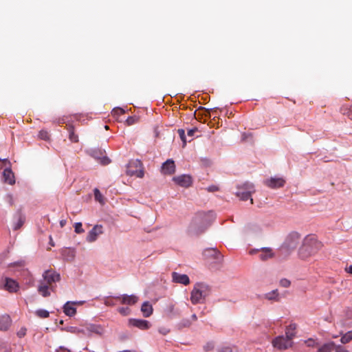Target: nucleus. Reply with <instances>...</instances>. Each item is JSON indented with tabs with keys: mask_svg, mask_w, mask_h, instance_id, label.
Instances as JSON below:
<instances>
[{
	"mask_svg": "<svg viewBox=\"0 0 352 352\" xmlns=\"http://www.w3.org/2000/svg\"><path fill=\"white\" fill-rule=\"evenodd\" d=\"M172 280L173 283L182 284L184 285H188L190 284V278L186 274H181L176 272H173L171 274Z\"/></svg>",
	"mask_w": 352,
	"mask_h": 352,
	"instance_id": "obj_20",
	"label": "nucleus"
},
{
	"mask_svg": "<svg viewBox=\"0 0 352 352\" xmlns=\"http://www.w3.org/2000/svg\"><path fill=\"white\" fill-rule=\"evenodd\" d=\"M346 272L351 274H352V265H351L346 270Z\"/></svg>",
	"mask_w": 352,
	"mask_h": 352,
	"instance_id": "obj_60",
	"label": "nucleus"
},
{
	"mask_svg": "<svg viewBox=\"0 0 352 352\" xmlns=\"http://www.w3.org/2000/svg\"><path fill=\"white\" fill-rule=\"evenodd\" d=\"M254 192V186L250 182H245L242 186H238V190L235 192L242 201L250 199L251 204H253V199L251 198L252 193Z\"/></svg>",
	"mask_w": 352,
	"mask_h": 352,
	"instance_id": "obj_6",
	"label": "nucleus"
},
{
	"mask_svg": "<svg viewBox=\"0 0 352 352\" xmlns=\"http://www.w3.org/2000/svg\"><path fill=\"white\" fill-rule=\"evenodd\" d=\"M43 280L45 284L50 286V289L54 292V283H56L60 280V274L53 269L46 270L42 274Z\"/></svg>",
	"mask_w": 352,
	"mask_h": 352,
	"instance_id": "obj_7",
	"label": "nucleus"
},
{
	"mask_svg": "<svg viewBox=\"0 0 352 352\" xmlns=\"http://www.w3.org/2000/svg\"><path fill=\"white\" fill-rule=\"evenodd\" d=\"M125 113V111L121 107H116L113 109V113L114 115H122Z\"/></svg>",
	"mask_w": 352,
	"mask_h": 352,
	"instance_id": "obj_51",
	"label": "nucleus"
},
{
	"mask_svg": "<svg viewBox=\"0 0 352 352\" xmlns=\"http://www.w3.org/2000/svg\"><path fill=\"white\" fill-rule=\"evenodd\" d=\"M11 318L9 315L5 314L0 316V331H7L11 325Z\"/></svg>",
	"mask_w": 352,
	"mask_h": 352,
	"instance_id": "obj_25",
	"label": "nucleus"
},
{
	"mask_svg": "<svg viewBox=\"0 0 352 352\" xmlns=\"http://www.w3.org/2000/svg\"><path fill=\"white\" fill-rule=\"evenodd\" d=\"M214 348V344L212 342H208L204 346V350L206 352L213 350Z\"/></svg>",
	"mask_w": 352,
	"mask_h": 352,
	"instance_id": "obj_45",
	"label": "nucleus"
},
{
	"mask_svg": "<svg viewBox=\"0 0 352 352\" xmlns=\"http://www.w3.org/2000/svg\"><path fill=\"white\" fill-rule=\"evenodd\" d=\"M175 162L172 159H168L162 165V173L164 175H173L175 173Z\"/></svg>",
	"mask_w": 352,
	"mask_h": 352,
	"instance_id": "obj_18",
	"label": "nucleus"
},
{
	"mask_svg": "<svg viewBox=\"0 0 352 352\" xmlns=\"http://www.w3.org/2000/svg\"><path fill=\"white\" fill-rule=\"evenodd\" d=\"M141 311L145 318L151 316L153 312L151 304L148 301L144 302L141 307Z\"/></svg>",
	"mask_w": 352,
	"mask_h": 352,
	"instance_id": "obj_27",
	"label": "nucleus"
},
{
	"mask_svg": "<svg viewBox=\"0 0 352 352\" xmlns=\"http://www.w3.org/2000/svg\"><path fill=\"white\" fill-rule=\"evenodd\" d=\"M59 324H63V320H60L59 321Z\"/></svg>",
	"mask_w": 352,
	"mask_h": 352,
	"instance_id": "obj_64",
	"label": "nucleus"
},
{
	"mask_svg": "<svg viewBox=\"0 0 352 352\" xmlns=\"http://www.w3.org/2000/svg\"><path fill=\"white\" fill-rule=\"evenodd\" d=\"M158 332L160 334L165 336L170 332V329L166 327H162L158 329Z\"/></svg>",
	"mask_w": 352,
	"mask_h": 352,
	"instance_id": "obj_52",
	"label": "nucleus"
},
{
	"mask_svg": "<svg viewBox=\"0 0 352 352\" xmlns=\"http://www.w3.org/2000/svg\"><path fill=\"white\" fill-rule=\"evenodd\" d=\"M191 324L192 322L190 319L183 318L177 324L176 327L178 330H182L184 328L190 327Z\"/></svg>",
	"mask_w": 352,
	"mask_h": 352,
	"instance_id": "obj_32",
	"label": "nucleus"
},
{
	"mask_svg": "<svg viewBox=\"0 0 352 352\" xmlns=\"http://www.w3.org/2000/svg\"><path fill=\"white\" fill-rule=\"evenodd\" d=\"M191 319H192V320H194V321H196V320H197V315H196L195 314H192V315L191 316Z\"/></svg>",
	"mask_w": 352,
	"mask_h": 352,
	"instance_id": "obj_61",
	"label": "nucleus"
},
{
	"mask_svg": "<svg viewBox=\"0 0 352 352\" xmlns=\"http://www.w3.org/2000/svg\"><path fill=\"white\" fill-rule=\"evenodd\" d=\"M74 231L77 234H81L85 232V230L82 228V223L76 222L74 224Z\"/></svg>",
	"mask_w": 352,
	"mask_h": 352,
	"instance_id": "obj_39",
	"label": "nucleus"
},
{
	"mask_svg": "<svg viewBox=\"0 0 352 352\" xmlns=\"http://www.w3.org/2000/svg\"><path fill=\"white\" fill-rule=\"evenodd\" d=\"M50 244H51L52 246H54V243H53V241H52V237L50 236Z\"/></svg>",
	"mask_w": 352,
	"mask_h": 352,
	"instance_id": "obj_63",
	"label": "nucleus"
},
{
	"mask_svg": "<svg viewBox=\"0 0 352 352\" xmlns=\"http://www.w3.org/2000/svg\"><path fill=\"white\" fill-rule=\"evenodd\" d=\"M63 311L66 316L69 317H72L76 314V308L72 303V301H67L64 304Z\"/></svg>",
	"mask_w": 352,
	"mask_h": 352,
	"instance_id": "obj_24",
	"label": "nucleus"
},
{
	"mask_svg": "<svg viewBox=\"0 0 352 352\" xmlns=\"http://www.w3.org/2000/svg\"><path fill=\"white\" fill-rule=\"evenodd\" d=\"M333 350H335V352H349V351L346 350L344 346L340 344L336 345V344Z\"/></svg>",
	"mask_w": 352,
	"mask_h": 352,
	"instance_id": "obj_50",
	"label": "nucleus"
},
{
	"mask_svg": "<svg viewBox=\"0 0 352 352\" xmlns=\"http://www.w3.org/2000/svg\"><path fill=\"white\" fill-rule=\"evenodd\" d=\"M116 296H108L104 298V304L107 306H113L116 305L113 298H116Z\"/></svg>",
	"mask_w": 352,
	"mask_h": 352,
	"instance_id": "obj_38",
	"label": "nucleus"
},
{
	"mask_svg": "<svg viewBox=\"0 0 352 352\" xmlns=\"http://www.w3.org/2000/svg\"><path fill=\"white\" fill-rule=\"evenodd\" d=\"M215 219L216 214L213 210L197 212L188 226V233L192 236H199L203 234Z\"/></svg>",
	"mask_w": 352,
	"mask_h": 352,
	"instance_id": "obj_1",
	"label": "nucleus"
},
{
	"mask_svg": "<svg viewBox=\"0 0 352 352\" xmlns=\"http://www.w3.org/2000/svg\"><path fill=\"white\" fill-rule=\"evenodd\" d=\"M194 115H195L196 120H197L199 122H201L203 117H204V113H197V111H195Z\"/></svg>",
	"mask_w": 352,
	"mask_h": 352,
	"instance_id": "obj_56",
	"label": "nucleus"
},
{
	"mask_svg": "<svg viewBox=\"0 0 352 352\" xmlns=\"http://www.w3.org/2000/svg\"><path fill=\"white\" fill-rule=\"evenodd\" d=\"M292 341H290L287 337L278 336L273 339L272 344L275 348L280 350H285L292 346Z\"/></svg>",
	"mask_w": 352,
	"mask_h": 352,
	"instance_id": "obj_9",
	"label": "nucleus"
},
{
	"mask_svg": "<svg viewBox=\"0 0 352 352\" xmlns=\"http://www.w3.org/2000/svg\"><path fill=\"white\" fill-rule=\"evenodd\" d=\"M26 334V329L21 328L18 332H17V336L19 338H23Z\"/></svg>",
	"mask_w": 352,
	"mask_h": 352,
	"instance_id": "obj_55",
	"label": "nucleus"
},
{
	"mask_svg": "<svg viewBox=\"0 0 352 352\" xmlns=\"http://www.w3.org/2000/svg\"><path fill=\"white\" fill-rule=\"evenodd\" d=\"M3 179L5 183L10 185L15 184L14 173L10 168H6L3 172Z\"/></svg>",
	"mask_w": 352,
	"mask_h": 352,
	"instance_id": "obj_23",
	"label": "nucleus"
},
{
	"mask_svg": "<svg viewBox=\"0 0 352 352\" xmlns=\"http://www.w3.org/2000/svg\"><path fill=\"white\" fill-rule=\"evenodd\" d=\"M252 138V134L251 133H243L242 134V140L243 141L248 140V138Z\"/></svg>",
	"mask_w": 352,
	"mask_h": 352,
	"instance_id": "obj_57",
	"label": "nucleus"
},
{
	"mask_svg": "<svg viewBox=\"0 0 352 352\" xmlns=\"http://www.w3.org/2000/svg\"><path fill=\"white\" fill-rule=\"evenodd\" d=\"M177 133L182 141L183 147H184L186 145L187 140L185 134V130L183 129H179L177 130Z\"/></svg>",
	"mask_w": 352,
	"mask_h": 352,
	"instance_id": "obj_36",
	"label": "nucleus"
},
{
	"mask_svg": "<svg viewBox=\"0 0 352 352\" xmlns=\"http://www.w3.org/2000/svg\"><path fill=\"white\" fill-rule=\"evenodd\" d=\"M164 315L169 319H175L179 317L182 314V311L179 307H175V305L170 302L166 305L164 310Z\"/></svg>",
	"mask_w": 352,
	"mask_h": 352,
	"instance_id": "obj_11",
	"label": "nucleus"
},
{
	"mask_svg": "<svg viewBox=\"0 0 352 352\" xmlns=\"http://www.w3.org/2000/svg\"><path fill=\"white\" fill-rule=\"evenodd\" d=\"M173 180L177 185L184 188H188L192 184V178L189 175L184 174L176 176L173 178Z\"/></svg>",
	"mask_w": 352,
	"mask_h": 352,
	"instance_id": "obj_14",
	"label": "nucleus"
},
{
	"mask_svg": "<svg viewBox=\"0 0 352 352\" xmlns=\"http://www.w3.org/2000/svg\"><path fill=\"white\" fill-rule=\"evenodd\" d=\"M265 298L269 300H277L278 293L277 289H274L265 294Z\"/></svg>",
	"mask_w": 352,
	"mask_h": 352,
	"instance_id": "obj_33",
	"label": "nucleus"
},
{
	"mask_svg": "<svg viewBox=\"0 0 352 352\" xmlns=\"http://www.w3.org/2000/svg\"><path fill=\"white\" fill-rule=\"evenodd\" d=\"M335 347V342L333 341L329 342L320 346L317 352H331Z\"/></svg>",
	"mask_w": 352,
	"mask_h": 352,
	"instance_id": "obj_29",
	"label": "nucleus"
},
{
	"mask_svg": "<svg viewBox=\"0 0 352 352\" xmlns=\"http://www.w3.org/2000/svg\"><path fill=\"white\" fill-rule=\"evenodd\" d=\"M60 330L62 331H67V332H69V333H75V334L83 333L82 327L78 328L77 327L70 326V327H61Z\"/></svg>",
	"mask_w": 352,
	"mask_h": 352,
	"instance_id": "obj_31",
	"label": "nucleus"
},
{
	"mask_svg": "<svg viewBox=\"0 0 352 352\" xmlns=\"http://www.w3.org/2000/svg\"><path fill=\"white\" fill-rule=\"evenodd\" d=\"M280 286L287 288V287H289L290 286L291 282H290V280H289L287 278H282L280 280Z\"/></svg>",
	"mask_w": 352,
	"mask_h": 352,
	"instance_id": "obj_49",
	"label": "nucleus"
},
{
	"mask_svg": "<svg viewBox=\"0 0 352 352\" xmlns=\"http://www.w3.org/2000/svg\"><path fill=\"white\" fill-rule=\"evenodd\" d=\"M138 121L137 116H129L126 120V124L129 126L135 124Z\"/></svg>",
	"mask_w": 352,
	"mask_h": 352,
	"instance_id": "obj_41",
	"label": "nucleus"
},
{
	"mask_svg": "<svg viewBox=\"0 0 352 352\" xmlns=\"http://www.w3.org/2000/svg\"><path fill=\"white\" fill-rule=\"evenodd\" d=\"M118 312L123 316H127L130 313V309L129 307H122L118 309Z\"/></svg>",
	"mask_w": 352,
	"mask_h": 352,
	"instance_id": "obj_47",
	"label": "nucleus"
},
{
	"mask_svg": "<svg viewBox=\"0 0 352 352\" xmlns=\"http://www.w3.org/2000/svg\"><path fill=\"white\" fill-rule=\"evenodd\" d=\"M204 256L213 259L214 262L217 263H221L223 260V255L217 248H214L206 249L204 251Z\"/></svg>",
	"mask_w": 352,
	"mask_h": 352,
	"instance_id": "obj_13",
	"label": "nucleus"
},
{
	"mask_svg": "<svg viewBox=\"0 0 352 352\" xmlns=\"http://www.w3.org/2000/svg\"><path fill=\"white\" fill-rule=\"evenodd\" d=\"M305 343L309 347H315L318 346V343L314 339L309 338L305 341Z\"/></svg>",
	"mask_w": 352,
	"mask_h": 352,
	"instance_id": "obj_44",
	"label": "nucleus"
},
{
	"mask_svg": "<svg viewBox=\"0 0 352 352\" xmlns=\"http://www.w3.org/2000/svg\"><path fill=\"white\" fill-rule=\"evenodd\" d=\"M258 252H261V254L258 255V258L260 260L265 261L268 260L269 258H273L274 256V254L272 251V249L270 248H261L259 249H252L250 250V254H254Z\"/></svg>",
	"mask_w": 352,
	"mask_h": 352,
	"instance_id": "obj_10",
	"label": "nucleus"
},
{
	"mask_svg": "<svg viewBox=\"0 0 352 352\" xmlns=\"http://www.w3.org/2000/svg\"><path fill=\"white\" fill-rule=\"evenodd\" d=\"M116 298L117 299L120 300L122 304L128 305H135L138 300V297L134 294H131V295L122 294V295L117 296Z\"/></svg>",
	"mask_w": 352,
	"mask_h": 352,
	"instance_id": "obj_21",
	"label": "nucleus"
},
{
	"mask_svg": "<svg viewBox=\"0 0 352 352\" xmlns=\"http://www.w3.org/2000/svg\"><path fill=\"white\" fill-rule=\"evenodd\" d=\"M322 244L315 235L308 234L302 241V245L298 250V256L301 259H306L316 254L321 249Z\"/></svg>",
	"mask_w": 352,
	"mask_h": 352,
	"instance_id": "obj_2",
	"label": "nucleus"
},
{
	"mask_svg": "<svg viewBox=\"0 0 352 352\" xmlns=\"http://www.w3.org/2000/svg\"><path fill=\"white\" fill-rule=\"evenodd\" d=\"M58 123H65V119L64 118H59L58 120Z\"/></svg>",
	"mask_w": 352,
	"mask_h": 352,
	"instance_id": "obj_62",
	"label": "nucleus"
},
{
	"mask_svg": "<svg viewBox=\"0 0 352 352\" xmlns=\"http://www.w3.org/2000/svg\"><path fill=\"white\" fill-rule=\"evenodd\" d=\"M197 131H198V129H197V127H194L192 129H188V131H187V135L189 137L192 138L194 136V135H195V133L197 132Z\"/></svg>",
	"mask_w": 352,
	"mask_h": 352,
	"instance_id": "obj_53",
	"label": "nucleus"
},
{
	"mask_svg": "<svg viewBox=\"0 0 352 352\" xmlns=\"http://www.w3.org/2000/svg\"><path fill=\"white\" fill-rule=\"evenodd\" d=\"M50 289V286L47 284L41 285L38 287V292L40 294L42 295V296L48 297L51 294L50 292L49 291Z\"/></svg>",
	"mask_w": 352,
	"mask_h": 352,
	"instance_id": "obj_30",
	"label": "nucleus"
},
{
	"mask_svg": "<svg viewBox=\"0 0 352 352\" xmlns=\"http://www.w3.org/2000/svg\"><path fill=\"white\" fill-rule=\"evenodd\" d=\"M67 223V221L65 219H62L60 221V226L61 228H63Z\"/></svg>",
	"mask_w": 352,
	"mask_h": 352,
	"instance_id": "obj_59",
	"label": "nucleus"
},
{
	"mask_svg": "<svg viewBox=\"0 0 352 352\" xmlns=\"http://www.w3.org/2000/svg\"><path fill=\"white\" fill-rule=\"evenodd\" d=\"M72 303L74 305H83L85 303V301L84 300H80V301H72Z\"/></svg>",
	"mask_w": 352,
	"mask_h": 352,
	"instance_id": "obj_58",
	"label": "nucleus"
},
{
	"mask_svg": "<svg viewBox=\"0 0 352 352\" xmlns=\"http://www.w3.org/2000/svg\"><path fill=\"white\" fill-rule=\"evenodd\" d=\"M300 238L301 236L298 232H291L282 244L281 250L289 254L297 248L300 243Z\"/></svg>",
	"mask_w": 352,
	"mask_h": 352,
	"instance_id": "obj_4",
	"label": "nucleus"
},
{
	"mask_svg": "<svg viewBox=\"0 0 352 352\" xmlns=\"http://www.w3.org/2000/svg\"><path fill=\"white\" fill-rule=\"evenodd\" d=\"M94 193L95 199L97 201H98L101 204H103L104 203L103 196L101 194L100 191L98 188H95L94 190Z\"/></svg>",
	"mask_w": 352,
	"mask_h": 352,
	"instance_id": "obj_37",
	"label": "nucleus"
},
{
	"mask_svg": "<svg viewBox=\"0 0 352 352\" xmlns=\"http://www.w3.org/2000/svg\"><path fill=\"white\" fill-rule=\"evenodd\" d=\"M129 325L137 327L141 330H147L151 326V323L148 320L136 318H130L129 320Z\"/></svg>",
	"mask_w": 352,
	"mask_h": 352,
	"instance_id": "obj_15",
	"label": "nucleus"
},
{
	"mask_svg": "<svg viewBox=\"0 0 352 352\" xmlns=\"http://www.w3.org/2000/svg\"><path fill=\"white\" fill-rule=\"evenodd\" d=\"M25 222V215L21 208H19L13 214L12 226L14 230L20 229Z\"/></svg>",
	"mask_w": 352,
	"mask_h": 352,
	"instance_id": "obj_8",
	"label": "nucleus"
},
{
	"mask_svg": "<svg viewBox=\"0 0 352 352\" xmlns=\"http://www.w3.org/2000/svg\"><path fill=\"white\" fill-rule=\"evenodd\" d=\"M352 340V330L349 331L341 336L340 342L342 344H347Z\"/></svg>",
	"mask_w": 352,
	"mask_h": 352,
	"instance_id": "obj_34",
	"label": "nucleus"
},
{
	"mask_svg": "<svg viewBox=\"0 0 352 352\" xmlns=\"http://www.w3.org/2000/svg\"><path fill=\"white\" fill-rule=\"evenodd\" d=\"M102 233V226L101 225H96L88 232L86 240L89 243L94 242L97 239L98 236Z\"/></svg>",
	"mask_w": 352,
	"mask_h": 352,
	"instance_id": "obj_17",
	"label": "nucleus"
},
{
	"mask_svg": "<svg viewBox=\"0 0 352 352\" xmlns=\"http://www.w3.org/2000/svg\"><path fill=\"white\" fill-rule=\"evenodd\" d=\"M217 109V107H214V108H212V109H206V108L203 107H199L198 110L204 111V117L206 118H211L210 111L212 110V109Z\"/></svg>",
	"mask_w": 352,
	"mask_h": 352,
	"instance_id": "obj_40",
	"label": "nucleus"
},
{
	"mask_svg": "<svg viewBox=\"0 0 352 352\" xmlns=\"http://www.w3.org/2000/svg\"><path fill=\"white\" fill-rule=\"evenodd\" d=\"M5 200L9 204L10 206H13L14 204L13 196L12 194H7L5 197Z\"/></svg>",
	"mask_w": 352,
	"mask_h": 352,
	"instance_id": "obj_46",
	"label": "nucleus"
},
{
	"mask_svg": "<svg viewBox=\"0 0 352 352\" xmlns=\"http://www.w3.org/2000/svg\"><path fill=\"white\" fill-rule=\"evenodd\" d=\"M296 327L297 325L295 323H291L286 327L285 337H287L290 341H292L296 335Z\"/></svg>",
	"mask_w": 352,
	"mask_h": 352,
	"instance_id": "obj_26",
	"label": "nucleus"
},
{
	"mask_svg": "<svg viewBox=\"0 0 352 352\" xmlns=\"http://www.w3.org/2000/svg\"><path fill=\"white\" fill-rule=\"evenodd\" d=\"M25 265V261L23 260L18 261L14 263H12L9 265V267H24Z\"/></svg>",
	"mask_w": 352,
	"mask_h": 352,
	"instance_id": "obj_48",
	"label": "nucleus"
},
{
	"mask_svg": "<svg viewBox=\"0 0 352 352\" xmlns=\"http://www.w3.org/2000/svg\"><path fill=\"white\" fill-rule=\"evenodd\" d=\"M35 314L41 318H46L49 317L50 312L43 309H39L36 311Z\"/></svg>",
	"mask_w": 352,
	"mask_h": 352,
	"instance_id": "obj_35",
	"label": "nucleus"
},
{
	"mask_svg": "<svg viewBox=\"0 0 352 352\" xmlns=\"http://www.w3.org/2000/svg\"><path fill=\"white\" fill-rule=\"evenodd\" d=\"M219 190V188L215 185H210L207 188L208 192H214Z\"/></svg>",
	"mask_w": 352,
	"mask_h": 352,
	"instance_id": "obj_54",
	"label": "nucleus"
},
{
	"mask_svg": "<svg viewBox=\"0 0 352 352\" xmlns=\"http://www.w3.org/2000/svg\"><path fill=\"white\" fill-rule=\"evenodd\" d=\"M210 294V287L204 283H196L191 292L190 300L193 305L203 303Z\"/></svg>",
	"mask_w": 352,
	"mask_h": 352,
	"instance_id": "obj_3",
	"label": "nucleus"
},
{
	"mask_svg": "<svg viewBox=\"0 0 352 352\" xmlns=\"http://www.w3.org/2000/svg\"><path fill=\"white\" fill-rule=\"evenodd\" d=\"M218 352H236V349L234 347L225 346L219 349Z\"/></svg>",
	"mask_w": 352,
	"mask_h": 352,
	"instance_id": "obj_42",
	"label": "nucleus"
},
{
	"mask_svg": "<svg viewBox=\"0 0 352 352\" xmlns=\"http://www.w3.org/2000/svg\"><path fill=\"white\" fill-rule=\"evenodd\" d=\"M264 184L271 188H279L284 186L285 181L282 177H271L264 181Z\"/></svg>",
	"mask_w": 352,
	"mask_h": 352,
	"instance_id": "obj_16",
	"label": "nucleus"
},
{
	"mask_svg": "<svg viewBox=\"0 0 352 352\" xmlns=\"http://www.w3.org/2000/svg\"><path fill=\"white\" fill-rule=\"evenodd\" d=\"M38 137L43 140H47L50 138V135L47 131L41 130L39 131Z\"/></svg>",
	"mask_w": 352,
	"mask_h": 352,
	"instance_id": "obj_43",
	"label": "nucleus"
},
{
	"mask_svg": "<svg viewBox=\"0 0 352 352\" xmlns=\"http://www.w3.org/2000/svg\"><path fill=\"white\" fill-rule=\"evenodd\" d=\"M104 151L101 149H94L91 151V156L99 160L102 165H107L111 162V160L106 155H104Z\"/></svg>",
	"mask_w": 352,
	"mask_h": 352,
	"instance_id": "obj_19",
	"label": "nucleus"
},
{
	"mask_svg": "<svg viewBox=\"0 0 352 352\" xmlns=\"http://www.w3.org/2000/svg\"><path fill=\"white\" fill-rule=\"evenodd\" d=\"M67 129L69 133L68 138L69 140L72 142H78V136L75 133L74 126L72 124H68L67 125Z\"/></svg>",
	"mask_w": 352,
	"mask_h": 352,
	"instance_id": "obj_28",
	"label": "nucleus"
},
{
	"mask_svg": "<svg viewBox=\"0 0 352 352\" xmlns=\"http://www.w3.org/2000/svg\"><path fill=\"white\" fill-rule=\"evenodd\" d=\"M4 287L10 292H16L19 286L18 283L12 278H6Z\"/></svg>",
	"mask_w": 352,
	"mask_h": 352,
	"instance_id": "obj_22",
	"label": "nucleus"
},
{
	"mask_svg": "<svg viewBox=\"0 0 352 352\" xmlns=\"http://www.w3.org/2000/svg\"><path fill=\"white\" fill-rule=\"evenodd\" d=\"M126 173L131 177L135 176L138 178H142L144 172L142 162L139 160H131L126 167Z\"/></svg>",
	"mask_w": 352,
	"mask_h": 352,
	"instance_id": "obj_5",
	"label": "nucleus"
},
{
	"mask_svg": "<svg viewBox=\"0 0 352 352\" xmlns=\"http://www.w3.org/2000/svg\"><path fill=\"white\" fill-rule=\"evenodd\" d=\"M83 334L86 336H91L92 333L97 335H102L104 329L101 325L94 324H87L82 327Z\"/></svg>",
	"mask_w": 352,
	"mask_h": 352,
	"instance_id": "obj_12",
	"label": "nucleus"
}]
</instances>
